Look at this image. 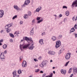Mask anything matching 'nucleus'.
I'll return each mask as SVG.
<instances>
[{"label":"nucleus","mask_w":77,"mask_h":77,"mask_svg":"<svg viewBox=\"0 0 77 77\" xmlns=\"http://www.w3.org/2000/svg\"><path fill=\"white\" fill-rule=\"evenodd\" d=\"M30 42H31V44H27L26 45H24V46L23 45H20L19 47H20V48L21 50L22 51H23V49H25V48H27L29 45H30V46L29 47V50H33V48L34 47H35V46H34V44H33V41H31Z\"/></svg>","instance_id":"nucleus-1"},{"label":"nucleus","mask_w":77,"mask_h":77,"mask_svg":"<svg viewBox=\"0 0 77 77\" xmlns=\"http://www.w3.org/2000/svg\"><path fill=\"white\" fill-rule=\"evenodd\" d=\"M0 57L1 59L2 60L5 62V54H4V53H1Z\"/></svg>","instance_id":"nucleus-2"},{"label":"nucleus","mask_w":77,"mask_h":77,"mask_svg":"<svg viewBox=\"0 0 77 77\" xmlns=\"http://www.w3.org/2000/svg\"><path fill=\"white\" fill-rule=\"evenodd\" d=\"M56 45H55V47L56 48H57L59 46L61 45V43H60V40H58L56 42Z\"/></svg>","instance_id":"nucleus-3"},{"label":"nucleus","mask_w":77,"mask_h":77,"mask_svg":"<svg viewBox=\"0 0 77 77\" xmlns=\"http://www.w3.org/2000/svg\"><path fill=\"white\" fill-rule=\"evenodd\" d=\"M71 53H68L66 54L65 55V59L66 60H69L70 59V57H71Z\"/></svg>","instance_id":"nucleus-4"},{"label":"nucleus","mask_w":77,"mask_h":77,"mask_svg":"<svg viewBox=\"0 0 77 77\" xmlns=\"http://www.w3.org/2000/svg\"><path fill=\"white\" fill-rule=\"evenodd\" d=\"M30 0H26L24 4L22 5V7H26V5H28L30 3Z\"/></svg>","instance_id":"nucleus-5"},{"label":"nucleus","mask_w":77,"mask_h":77,"mask_svg":"<svg viewBox=\"0 0 77 77\" xmlns=\"http://www.w3.org/2000/svg\"><path fill=\"white\" fill-rule=\"evenodd\" d=\"M22 66L23 68H26L27 66V62L23 61L22 64Z\"/></svg>","instance_id":"nucleus-6"},{"label":"nucleus","mask_w":77,"mask_h":77,"mask_svg":"<svg viewBox=\"0 0 77 77\" xmlns=\"http://www.w3.org/2000/svg\"><path fill=\"white\" fill-rule=\"evenodd\" d=\"M74 6H75V7H77V0L73 2L72 5V8L73 7H74Z\"/></svg>","instance_id":"nucleus-7"},{"label":"nucleus","mask_w":77,"mask_h":77,"mask_svg":"<svg viewBox=\"0 0 77 77\" xmlns=\"http://www.w3.org/2000/svg\"><path fill=\"white\" fill-rule=\"evenodd\" d=\"M4 15V11L2 10H0V18H2Z\"/></svg>","instance_id":"nucleus-8"},{"label":"nucleus","mask_w":77,"mask_h":77,"mask_svg":"<svg viewBox=\"0 0 77 77\" xmlns=\"http://www.w3.org/2000/svg\"><path fill=\"white\" fill-rule=\"evenodd\" d=\"M48 53L49 54L54 55V54H56V52L53 51H49L48 52Z\"/></svg>","instance_id":"nucleus-9"},{"label":"nucleus","mask_w":77,"mask_h":77,"mask_svg":"<svg viewBox=\"0 0 77 77\" xmlns=\"http://www.w3.org/2000/svg\"><path fill=\"white\" fill-rule=\"evenodd\" d=\"M60 72L61 74H66V70L61 69L60 70Z\"/></svg>","instance_id":"nucleus-10"},{"label":"nucleus","mask_w":77,"mask_h":77,"mask_svg":"<svg viewBox=\"0 0 77 77\" xmlns=\"http://www.w3.org/2000/svg\"><path fill=\"white\" fill-rule=\"evenodd\" d=\"M51 39L53 41H55L57 40V38L55 36H53L51 38Z\"/></svg>","instance_id":"nucleus-11"},{"label":"nucleus","mask_w":77,"mask_h":77,"mask_svg":"<svg viewBox=\"0 0 77 77\" xmlns=\"http://www.w3.org/2000/svg\"><path fill=\"white\" fill-rule=\"evenodd\" d=\"M42 9V7L41 6H39L38 8L36 9V12H39Z\"/></svg>","instance_id":"nucleus-12"},{"label":"nucleus","mask_w":77,"mask_h":77,"mask_svg":"<svg viewBox=\"0 0 77 77\" xmlns=\"http://www.w3.org/2000/svg\"><path fill=\"white\" fill-rule=\"evenodd\" d=\"M43 41H44V39H40L39 41V44H40L41 45H44Z\"/></svg>","instance_id":"nucleus-13"},{"label":"nucleus","mask_w":77,"mask_h":77,"mask_svg":"<svg viewBox=\"0 0 77 77\" xmlns=\"http://www.w3.org/2000/svg\"><path fill=\"white\" fill-rule=\"evenodd\" d=\"M72 20L73 21H76L77 20V16L76 17L75 16H74L72 18Z\"/></svg>","instance_id":"nucleus-14"},{"label":"nucleus","mask_w":77,"mask_h":77,"mask_svg":"<svg viewBox=\"0 0 77 77\" xmlns=\"http://www.w3.org/2000/svg\"><path fill=\"white\" fill-rule=\"evenodd\" d=\"M14 8L16 10L18 11V10H20V9H18V7L17 6V5H14Z\"/></svg>","instance_id":"nucleus-15"},{"label":"nucleus","mask_w":77,"mask_h":77,"mask_svg":"<svg viewBox=\"0 0 77 77\" xmlns=\"http://www.w3.org/2000/svg\"><path fill=\"white\" fill-rule=\"evenodd\" d=\"M73 73L74 74H77V67L75 69L73 68Z\"/></svg>","instance_id":"nucleus-16"},{"label":"nucleus","mask_w":77,"mask_h":77,"mask_svg":"<svg viewBox=\"0 0 77 77\" xmlns=\"http://www.w3.org/2000/svg\"><path fill=\"white\" fill-rule=\"evenodd\" d=\"M42 64L43 65V66H46L47 65V63H46V62H45L44 61H43L42 62Z\"/></svg>","instance_id":"nucleus-17"},{"label":"nucleus","mask_w":77,"mask_h":77,"mask_svg":"<svg viewBox=\"0 0 77 77\" xmlns=\"http://www.w3.org/2000/svg\"><path fill=\"white\" fill-rule=\"evenodd\" d=\"M23 18L25 19H27V18H29V16L27 14H24L23 16Z\"/></svg>","instance_id":"nucleus-18"},{"label":"nucleus","mask_w":77,"mask_h":77,"mask_svg":"<svg viewBox=\"0 0 77 77\" xmlns=\"http://www.w3.org/2000/svg\"><path fill=\"white\" fill-rule=\"evenodd\" d=\"M75 31V29L74 27H72L70 30V33H72V32H74Z\"/></svg>","instance_id":"nucleus-19"},{"label":"nucleus","mask_w":77,"mask_h":77,"mask_svg":"<svg viewBox=\"0 0 77 77\" xmlns=\"http://www.w3.org/2000/svg\"><path fill=\"white\" fill-rule=\"evenodd\" d=\"M33 29H34V28H32V29L31 30V33L30 34L31 36H32L33 35Z\"/></svg>","instance_id":"nucleus-20"},{"label":"nucleus","mask_w":77,"mask_h":77,"mask_svg":"<svg viewBox=\"0 0 77 77\" xmlns=\"http://www.w3.org/2000/svg\"><path fill=\"white\" fill-rule=\"evenodd\" d=\"M69 14V11H67L66 12L65 15H66L68 16Z\"/></svg>","instance_id":"nucleus-21"},{"label":"nucleus","mask_w":77,"mask_h":77,"mask_svg":"<svg viewBox=\"0 0 77 77\" xmlns=\"http://www.w3.org/2000/svg\"><path fill=\"white\" fill-rule=\"evenodd\" d=\"M15 34L17 35V36H19L18 35L20 34V33L18 31H16L14 33V35H15Z\"/></svg>","instance_id":"nucleus-22"},{"label":"nucleus","mask_w":77,"mask_h":77,"mask_svg":"<svg viewBox=\"0 0 77 77\" xmlns=\"http://www.w3.org/2000/svg\"><path fill=\"white\" fill-rule=\"evenodd\" d=\"M24 40H25L27 41H30V39H29V38H28L27 37H26Z\"/></svg>","instance_id":"nucleus-23"},{"label":"nucleus","mask_w":77,"mask_h":77,"mask_svg":"<svg viewBox=\"0 0 77 77\" xmlns=\"http://www.w3.org/2000/svg\"><path fill=\"white\" fill-rule=\"evenodd\" d=\"M11 32V29L10 28L6 30V32L7 33H9V32Z\"/></svg>","instance_id":"nucleus-24"},{"label":"nucleus","mask_w":77,"mask_h":77,"mask_svg":"<svg viewBox=\"0 0 77 77\" xmlns=\"http://www.w3.org/2000/svg\"><path fill=\"white\" fill-rule=\"evenodd\" d=\"M3 47L4 49H6V48H7V45L6 44L4 45L3 46Z\"/></svg>","instance_id":"nucleus-25"},{"label":"nucleus","mask_w":77,"mask_h":77,"mask_svg":"<svg viewBox=\"0 0 77 77\" xmlns=\"http://www.w3.org/2000/svg\"><path fill=\"white\" fill-rule=\"evenodd\" d=\"M16 72H17V71L15 70L14 72L12 73L13 76H14V75H17V73H16Z\"/></svg>","instance_id":"nucleus-26"},{"label":"nucleus","mask_w":77,"mask_h":77,"mask_svg":"<svg viewBox=\"0 0 77 77\" xmlns=\"http://www.w3.org/2000/svg\"><path fill=\"white\" fill-rule=\"evenodd\" d=\"M10 36H11V38H14V37H15V36H14V35L12 34H10Z\"/></svg>","instance_id":"nucleus-27"},{"label":"nucleus","mask_w":77,"mask_h":77,"mask_svg":"<svg viewBox=\"0 0 77 77\" xmlns=\"http://www.w3.org/2000/svg\"><path fill=\"white\" fill-rule=\"evenodd\" d=\"M62 35H59V36H58L57 38L58 39H60L62 38Z\"/></svg>","instance_id":"nucleus-28"},{"label":"nucleus","mask_w":77,"mask_h":77,"mask_svg":"<svg viewBox=\"0 0 77 77\" xmlns=\"http://www.w3.org/2000/svg\"><path fill=\"white\" fill-rule=\"evenodd\" d=\"M28 15L29 16H31V15H32V13L30 11H28Z\"/></svg>","instance_id":"nucleus-29"},{"label":"nucleus","mask_w":77,"mask_h":77,"mask_svg":"<svg viewBox=\"0 0 77 77\" xmlns=\"http://www.w3.org/2000/svg\"><path fill=\"white\" fill-rule=\"evenodd\" d=\"M53 77V73H51L50 74V75L47 76L45 77Z\"/></svg>","instance_id":"nucleus-30"},{"label":"nucleus","mask_w":77,"mask_h":77,"mask_svg":"<svg viewBox=\"0 0 77 77\" xmlns=\"http://www.w3.org/2000/svg\"><path fill=\"white\" fill-rule=\"evenodd\" d=\"M17 15H15L14 17H13L12 18V20H14L15 18H17Z\"/></svg>","instance_id":"nucleus-31"},{"label":"nucleus","mask_w":77,"mask_h":77,"mask_svg":"<svg viewBox=\"0 0 77 77\" xmlns=\"http://www.w3.org/2000/svg\"><path fill=\"white\" fill-rule=\"evenodd\" d=\"M7 26H8V28L11 27V26H12V25L11 24H9L7 25Z\"/></svg>","instance_id":"nucleus-32"},{"label":"nucleus","mask_w":77,"mask_h":77,"mask_svg":"<svg viewBox=\"0 0 77 77\" xmlns=\"http://www.w3.org/2000/svg\"><path fill=\"white\" fill-rule=\"evenodd\" d=\"M69 61H68V62H66L65 65V66H68V63H69Z\"/></svg>","instance_id":"nucleus-33"},{"label":"nucleus","mask_w":77,"mask_h":77,"mask_svg":"<svg viewBox=\"0 0 77 77\" xmlns=\"http://www.w3.org/2000/svg\"><path fill=\"white\" fill-rule=\"evenodd\" d=\"M17 72L19 74H20L21 73V70H18Z\"/></svg>","instance_id":"nucleus-34"},{"label":"nucleus","mask_w":77,"mask_h":77,"mask_svg":"<svg viewBox=\"0 0 77 77\" xmlns=\"http://www.w3.org/2000/svg\"><path fill=\"white\" fill-rule=\"evenodd\" d=\"M42 21H43V20H42V19L41 20H38L37 22V23H41V22H42Z\"/></svg>","instance_id":"nucleus-35"},{"label":"nucleus","mask_w":77,"mask_h":77,"mask_svg":"<svg viewBox=\"0 0 77 77\" xmlns=\"http://www.w3.org/2000/svg\"><path fill=\"white\" fill-rule=\"evenodd\" d=\"M39 69H36L35 70V72H39Z\"/></svg>","instance_id":"nucleus-36"},{"label":"nucleus","mask_w":77,"mask_h":77,"mask_svg":"<svg viewBox=\"0 0 77 77\" xmlns=\"http://www.w3.org/2000/svg\"><path fill=\"white\" fill-rule=\"evenodd\" d=\"M72 69V68H70L69 69V72H68V73H69V74H70V73H71V70Z\"/></svg>","instance_id":"nucleus-37"},{"label":"nucleus","mask_w":77,"mask_h":77,"mask_svg":"<svg viewBox=\"0 0 77 77\" xmlns=\"http://www.w3.org/2000/svg\"><path fill=\"white\" fill-rule=\"evenodd\" d=\"M67 7L65 6H63V9H67Z\"/></svg>","instance_id":"nucleus-38"},{"label":"nucleus","mask_w":77,"mask_h":77,"mask_svg":"<svg viewBox=\"0 0 77 77\" xmlns=\"http://www.w3.org/2000/svg\"><path fill=\"white\" fill-rule=\"evenodd\" d=\"M19 59H20V61H21L23 59V57L22 56H20L19 57Z\"/></svg>","instance_id":"nucleus-39"},{"label":"nucleus","mask_w":77,"mask_h":77,"mask_svg":"<svg viewBox=\"0 0 77 77\" xmlns=\"http://www.w3.org/2000/svg\"><path fill=\"white\" fill-rule=\"evenodd\" d=\"M14 77H19V75H15L13 76Z\"/></svg>","instance_id":"nucleus-40"},{"label":"nucleus","mask_w":77,"mask_h":77,"mask_svg":"<svg viewBox=\"0 0 77 77\" xmlns=\"http://www.w3.org/2000/svg\"><path fill=\"white\" fill-rule=\"evenodd\" d=\"M62 50H60L59 51V54H60L61 53H62Z\"/></svg>","instance_id":"nucleus-41"},{"label":"nucleus","mask_w":77,"mask_h":77,"mask_svg":"<svg viewBox=\"0 0 77 77\" xmlns=\"http://www.w3.org/2000/svg\"><path fill=\"white\" fill-rule=\"evenodd\" d=\"M5 29H8L9 28V27H8V25H6V26H5Z\"/></svg>","instance_id":"nucleus-42"},{"label":"nucleus","mask_w":77,"mask_h":77,"mask_svg":"<svg viewBox=\"0 0 77 77\" xmlns=\"http://www.w3.org/2000/svg\"><path fill=\"white\" fill-rule=\"evenodd\" d=\"M35 23V19H33L32 20V23Z\"/></svg>","instance_id":"nucleus-43"},{"label":"nucleus","mask_w":77,"mask_h":77,"mask_svg":"<svg viewBox=\"0 0 77 77\" xmlns=\"http://www.w3.org/2000/svg\"><path fill=\"white\" fill-rule=\"evenodd\" d=\"M74 35H75V38H77V34L75 33Z\"/></svg>","instance_id":"nucleus-44"},{"label":"nucleus","mask_w":77,"mask_h":77,"mask_svg":"<svg viewBox=\"0 0 77 77\" xmlns=\"http://www.w3.org/2000/svg\"><path fill=\"white\" fill-rule=\"evenodd\" d=\"M3 42V40L2 39H1L0 40V43H1L2 42Z\"/></svg>","instance_id":"nucleus-45"},{"label":"nucleus","mask_w":77,"mask_h":77,"mask_svg":"<svg viewBox=\"0 0 77 77\" xmlns=\"http://www.w3.org/2000/svg\"><path fill=\"white\" fill-rule=\"evenodd\" d=\"M40 18L39 17H37L36 18V20L37 21H38V20H40Z\"/></svg>","instance_id":"nucleus-46"},{"label":"nucleus","mask_w":77,"mask_h":77,"mask_svg":"<svg viewBox=\"0 0 77 77\" xmlns=\"http://www.w3.org/2000/svg\"><path fill=\"white\" fill-rule=\"evenodd\" d=\"M74 27L75 28V29H77V25L75 24L74 26Z\"/></svg>","instance_id":"nucleus-47"},{"label":"nucleus","mask_w":77,"mask_h":77,"mask_svg":"<svg viewBox=\"0 0 77 77\" xmlns=\"http://www.w3.org/2000/svg\"><path fill=\"white\" fill-rule=\"evenodd\" d=\"M38 59L39 60H41V59H42V57L40 56L38 58Z\"/></svg>","instance_id":"nucleus-48"},{"label":"nucleus","mask_w":77,"mask_h":77,"mask_svg":"<svg viewBox=\"0 0 77 77\" xmlns=\"http://www.w3.org/2000/svg\"><path fill=\"white\" fill-rule=\"evenodd\" d=\"M3 53L4 54H6V53H7V51H5Z\"/></svg>","instance_id":"nucleus-49"},{"label":"nucleus","mask_w":77,"mask_h":77,"mask_svg":"<svg viewBox=\"0 0 77 77\" xmlns=\"http://www.w3.org/2000/svg\"><path fill=\"white\" fill-rule=\"evenodd\" d=\"M39 66L41 67H43V66H43V65H42V63Z\"/></svg>","instance_id":"nucleus-50"},{"label":"nucleus","mask_w":77,"mask_h":77,"mask_svg":"<svg viewBox=\"0 0 77 77\" xmlns=\"http://www.w3.org/2000/svg\"><path fill=\"white\" fill-rule=\"evenodd\" d=\"M23 21H21L20 22V24H23Z\"/></svg>","instance_id":"nucleus-51"},{"label":"nucleus","mask_w":77,"mask_h":77,"mask_svg":"<svg viewBox=\"0 0 77 77\" xmlns=\"http://www.w3.org/2000/svg\"><path fill=\"white\" fill-rule=\"evenodd\" d=\"M59 17L60 18V17H62V15L61 14H60L59 15Z\"/></svg>","instance_id":"nucleus-52"},{"label":"nucleus","mask_w":77,"mask_h":77,"mask_svg":"<svg viewBox=\"0 0 77 77\" xmlns=\"http://www.w3.org/2000/svg\"><path fill=\"white\" fill-rule=\"evenodd\" d=\"M34 61H35V62H36V61H38V60H37L36 59H34Z\"/></svg>","instance_id":"nucleus-53"},{"label":"nucleus","mask_w":77,"mask_h":77,"mask_svg":"<svg viewBox=\"0 0 77 77\" xmlns=\"http://www.w3.org/2000/svg\"><path fill=\"white\" fill-rule=\"evenodd\" d=\"M3 30H2L0 31V33H3Z\"/></svg>","instance_id":"nucleus-54"},{"label":"nucleus","mask_w":77,"mask_h":77,"mask_svg":"<svg viewBox=\"0 0 77 77\" xmlns=\"http://www.w3.org/2000/svg\"><path fill=\"white\" fill-rule=\"evenodd\" d=\"M44 35H45V32H44L42 33V36Z\"/></svg>","instance_id":"nucleus-55"},{"label":"nucleus","mask_w":77,"mask_h":77,"mask_svg":"<svg viewBox=\"0 0 77 77\" xmlns=\"http://www.w3.org/2000/svg\"><path fill=\"white\" fill-rule=\"evenodd\" d=\"M73 75H73V74H72L69 77H72V76H73Z\"/></svg>","instance_id":"nucleus-56"},{"label":"nucleus","mask_w":77,"mask_h":77,"mask_svg":"<svg viewBox=\"0 0 77 77\" xmlns=\"http://www.w3.org/2000/svg\"><path fill=\"white\" fill-rule=\"evenodd\" d=\"M10 41L11 42H13V40H12V39H11L10 40Z\"/></svg>","instance_id":"nucleus-57"},{"label":"nucleus","mask_w":77,"mask_h":77,"mask_svg":"<svg viewBox=\"0 0 77 77\" xmlns=\"http://www.w3.org/2000/svg\"><path fill=\"white\" fill-rule=\"evenodd\" d=\"M24 38H23V39H21V42H23V40H24Z\"/></svg>","instance_id":"nucleus-58"},{"label":"nucleus","mask_w":77,"mask_h":77,"mask_svg":"<svg viewBox=\"0 0 77 77\" xmlns=\"http://www.w3.org/2000/svg\"><path fill=\"white\" fill-rule=\"evenodd\" d=\"M43 72H44L43 71H41L40 72V73H43Z\"/></svg>","instance_id":"nucleus-59"},{"label":"nucleus","mask_w":77,"mask_h":77,"mask_svg":"<svg viewBox=\"0 0 77 77\" xmlns=\"http://www.w3.org/2000/svg\"><path fill=\"white\" fill-rule=\"evenodd\" d=\"M54 17H55V18H56V17H57V16L56 14H54Z\"/></svg>","instance_id":"nucleus-60"},{"label":"nucleus","mask_w":77,"mask_h":77,"mask_svg":"<svg viewBox=\"0 0 77 77\" xmlns=\"http://www.w3.org/2000/svg\"><path fill=\"white\" fill-rule=\"evenodd\" d=\"M0 45H2V43H0Z\"/></svg>","instance_id":"nucleus-61"},{"label":"nucleus","mask_w":77,"mask_h":77,"mask_svg":"<svg viewBox=\"0 0 77 77\" xmlns=\"http://www.w3.org/2000/svg\"><path fill=\"white\" fill-rule=\"evenodd\" d=\"M53 72L54 74H55V71H53Z\"/></svg>","instance_id":"nucleus-62"},{"label":"nucleus","mask_w":77,"mask_h":77,"mask_svg":"<svg viewBox=\"0 0 77 77\" xmlns=\"http://www.w3.org/2000/svg\"><path fill=\"white\" fill-rule=\"evenodd\" d=\"M53 62V60H51V61H50V62Z\"/></svg>","instance_id":"nucleus-63"},{"label":"nucleus","mask_w":77,"mask_h":77,"mask_svg":"<svg viewBox=\"0 0 77 77\" xmlns=\"http://www.w3.org/2000/svg\"><path fill=\"white\" fill-rule=\"evenodd\" d=\"M38 66V65H36L35 66V67H37Z\"/></svg>","instance_id":"nucleus-64"}]
</instances>
